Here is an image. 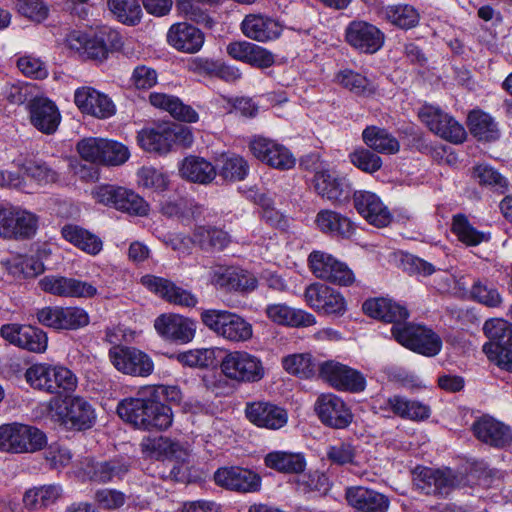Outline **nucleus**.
I'll list each match as a JSON object with an SVG mask.
<instances>
[{
  "mask_svg": "<svg viewBox=\"0 0 512 512\" xmlns=\"http://www.w3.org/2000/svg\"><path fill=\"white\" fill-rule=\"evenodd\" d=\"M49 414L65 428L79 431L91 428L96 420L94 408L80 396H67L50 401Z\"/></svg>",
  "mask_w": 512,
  "mask_h": 512,
  "instance_id": "nucleus-1",
  "label": "nucleus"
},
{
  "mask_svg": "<svg viewBox=\"0 0 512 512\" xmlns=\"http://www.w3.org/2000/svg\"><path fill=\"white\" fill-rule=\"evenodd\" d=\"M47 444L44 432L34 426L13 423L0 426V451L23 454L35 453Z\"/></svg>",
  "mask_w": 512,
  "mask_h": 512,
  "instance_id": "nucleus-2",
  "label": "nucleus"
},
{
  "mask_svg": "<svg viewBox=\"0 0 512 512\" xmlns=\"http://www.w3.org/2000/svg\"><path fill=\"white\" fill-rule=\"evenodd\" d=\"M201 320L208 329L232 342H246L253 336L252 325L240 315L227 310H204Z\"/></svg>",
  "mask_w": 512,
  "mask_h": 512,
  "instance_id": "nucleus-3",
  "label": "nucleus"
},
{
  "mask_svg": "<svg viewBox=\"0 0 512 512\" xmlns=\"http://www.w3.org/2000/svg\"><path fill=\"white\" fill-rule=\"evenodd\" d=\"M93 199L104 206L114 208L134 216L148 214V203L134 191L111 184L96 186L92 192Z\"/></svg>",
  "mask_w": 512,
  "mask_h": 512,
  "instance_id": "nucleus-4",
  "label": "nucleus"
},
{
  "mask_svg": "<svg viewBox=\"0 0 512 512\" xmlns=\"http://www.w3.org/2000/svg\"><path fill=\"white\" fill-rule=\"evenodd\" d=\"M222 373L238 383H255L265 376L261 359L244 350L227 353L220 364Z\"/></svg>",
  "mask_w": 512,
  "mask_h": 512,
  "instance_id": "nucleus-5",
  "label": "nucleus"
},
{
  "mask_svg": "<svg viewBox=\"0 0 512 512\" xmlns=\"http://www.w3.org/2000/svg\"><path fill=\"white\" fill-rule=\"evenodd\" d=\"M391 332L401 345L425 356L437 355L442 347L440 337L421 325H393Z\"/></svg>",
  "mask_w": 512,
  "mask_h": 512,
  "instance_id": "nucleus-6",
  "label": "nucleus"
},
{
  "mask_svg": "<svg viewBox=\"0 0 512 512\" xmlns=\"http://www.w3.org/2000/svg\"><path fill=\"white\" fill-rule=\"evenodd\" d=\"M418 116L431 132L441 138L454 144L465 141L467 133L463 125L439 107L423 105L418 111Z\"/></svg>",
  "mask_w": 512,
  "mask_h": 512,
  "instance_id": "nucleus-7",
  "label": "nucleus"
},
{
  "mask_svg": "<svg viewBox=\"0 0 512 512\" xmlns=\"http://www.w3.org/2000/svg\"><path fill=\"white\" fill-rule=\"evenodd\" d=\"M308 264L313 275L324 281L348 286L355 280L352 270L329 253L312 251L308 257Z\"/></svg>",
  "mask_w": 512,
  "mask_h": 512,
  "instance_id": "nucleus-8",
  "label": "nucleus"
},
{
  "mask_svg": "<svg viewBox=\"0 0 512 512\" xmlns=\"http://www.w3.org/2000/svg\"><path fill=\"white\" fill-rule=\"evenodd\" d=\"M319 375L338 391L359 393L366 387V379L360 371L337 361L319 363Z\"/></svg>",
  "mask_w": 512,
  "mask_h": 512,
  "instance_id": "nucleus-9",
  "label": "nucleus"
},
{
  "mask_svg": "<svg viewBox=\"0 0 512 512\" xmlns=\"http://www.w3.org/2000/svg\"><path fill=\"white\" fill-rule=\"evenodd\" d=\"M249 149L255 158L275 169L289 170L296 164L291 151L270 138L254 136L249 142Z\"/></svg>",
  "mask_w": 512,
  "mask_h": 512,
  "instance_id": "nucleus-10",
  "label": "nucleus"
},
{
  "mask_svg": "<svg viewBox=\"0 0 512 512\" xmlns=\"http://www.w3.org/2000/svg\"><path fill=\"white\" fill-rule=\"evenodd\" d=\"M113 366L120 372L139 377H147L154 370V363L145 352L125 346H114L109 350Z\"/></svg>",
  "mask_w": 512,
  "mask_h": 512,
  "instance_id": "nucleus-11",
  "label": "nucleus"
},
{
  "mask_svg": "<svg viewBox=\"0 0 512 512\" xmlns=\"http://www.w3.org/2000/svg\"><path fill=\"white\" fill-rule=\"evenodd\" d=\"M35 214L16 207L0 209V236L7 239L30 238L37 230Z\"/></svg>",
  "mask_w": 512,
  "mask_h": 512,
  "instance_id": "nucleus-12",
  "label": "nucleus"
},
{
  "mask_svg": "<svg viewBox=\"0 0 512 512\" xmlns=\"http://www.w3.org/2000/svg\"><path fill=\"white\" fill-rule=\"evenodd\" d=\"M345 39L360 53L374 54L383 47L385 35L377 26L369 22L354 20L346 27Z\"/></svg>",
  "mask_w": 512,
  "mask_h": 512,
  "instance_id": "nucleus-13",
  "label": "nucleus"
},
{
  "mask_svg": "<svg viewBox=\"0 0 512 512\" xmlns=\"http://www.w3.org/2000/svg\"><path fill=\"white\" fill-rule=\"evenodd\" d=\"M307 304L318 313L324 315H343L346 311V301L336 289L322 283H313L305 289Z\"/></svg>",
  "mask_w": 512,
  "mask_h": 512,
  "instance_id": "nucleus-14",
  "label": "nucleus"
},
{
  "mask_svg": "<svg viewBox=\"0 0 512 512\" xmlns=\"http://www.w3.org/2000/svg\"><path fill=\"white\" fill-rule=\"evenodd\" d=\"M211 283L228 292L248 293L258 286L256 276L239 267L216 266L211 271Z\"/></svg>",
  "mask_w": 512,
  "mask_h": 512,
  "instance_id": "nucleus-15",
  "label": "nucleus"
},
{
  "mask_svg": "<svg viewBox=\"0 0 512 512\" xmlns=\"http://www.w3.org/2000/svg\"><path fill=\"white\" fill-rule=\"evenodd\" d=\"M315 412L325 426L335 429H344L353 420L350 408L339 396L332 393L318 396L315 402Z\"/></svg>",
  "mask_w": 512,
  "mask_h": 512,
  "instance_id": "nucleus-16",
  "label": "nucleus"
},
{
  "mask_svg": "<svg viewBox=\"0 0 512 512\" xmlns=\"http://www.w3.org/2000/svg\"><path fill=\"white\" fill-rule=\"evenodd\" d=\"M39 286L46 293L65 298H92L98 293L92 283L59 275L43 277Z\"/></svg>",
  "mask_w": 512,
  "mask_h": 512,
  "instance_id": "nucleus-17",
  "label": "nucleus"
},
{
  "mask_svg": "<svg viewBox=\"0 0 512 512\" xmlns=\"http://www.w3.org/2000/svg\"><path fill=\"white\" fill-rule=\"evenodd\" d=\"M244 412L249 422L259 428L278 430L284 427L288 421L287 411L269 401L247 402Z\"/></svg>",
  "mask_w": 512,
  "mask_h": 512,
  "instance_id": "nucleus-18",
  "label": "nucleus"
},
{
  "mask_svg": "<svg viewBox=\"0 0 512 512\" xmlns=\"http://www.w3.org/2000/svg\"><path fill=\"white\" fill-rule=\"evenodd\" d=\"M214 481L220 487L240 493L257 492L261 487V478L256 473L238 466L217 469Z\"/></svg>",
  "mask_w": 512,
  "mask_h": 512,
  "instance_id": "nucleus-19",
  "label": "nucleus"
},
{
  "mask_svg": "<svg viewBox=\"0 0 512 512\" xmlns=\"http://www.w3.org/2000/svg\"><path fill=\"white\" fill-rule=\"evenodd\" d=\"M312 183L315 192L320 197L337 205L349 201L353 192L350 183L329 168L314 176Z\"/></svg>",
  "mask_w": 512,
  "mask_h": 512,
  "instance_id": "nucleus-20",
  "label": "nucleus"
},
{
  "mask_svg": "<svg viewBox=\"0 0 512 512\" xmlns=\"http://www.w3.org/2000/svg\"><path fill=\"white\" fill-rule=\"evenodd\" d=\"M471 430L478 441L493 448L503 449L512 443L511 428L489 415L475 420Z\"/></svg>",
  "mask_w": 512,
  "mask_h": 512,
  "instance_id": "nucleus-21",
  "label": "nucleus"
},
{
  "mask_svg": "<svg viewBox=\"0 0 512 512\" xmlns=\"http://www.w3.org/2000/svg\"><path fill=\"white\" fill-rule=\"evenodd\" d=\"M154 328L164 339L181 344L190 342L196 332L193 320L177 314L158 316L154 321Z\"/></svg>",
  "mask_w": 512,
  "mask_h": 512,
  "instance_id": "nucleus-22",
  "label": "nucleus"
},
{
  "mask_svg": "<svg viewBox=\"0 0 512 512\" xmlns=\"http://www.w3.org/2000/svg\"><path fill=\"white\" fill-rule=\"evenodd\" d=\"M74 102L78 109L98 119H107L116 112L113 101L92 87H81L74 93Z\"/></svg>",
  "mask_w": 512,
  "mask_h": 512,
  "instance_id": "nucleus-23",
  "label": "nucleus"
},
{
  "mask_svg": "<svg viewBox=\"0 0 512 512\" xmlns=\"http://www.w3.org/2000/svg\"><path fill=\"white\" fill-rule=\"evenodd\" d=\"M351 196L357 212L370 224L385 227L390 223V211L376 194L369 191H355Z\"/></svg>",
  "mask_w": 512,
  "mask_h": 512,
  "instance_id": "nucleus-24",
  "label": "nucleus"
},
{
  "mask_svg": "<svg viewBox=\"0 0 512 512\" xmlns=\"http://www.w3.org/2000/svg\"><path fill=\"white\" fill-rule=\"evenodd\" d=\"M28 109L30 122L38 131L47 135L56 132L61 122V114L54 102L44 97H36L30 100Z\"/></svg>",
  "mask_w": 512,
  "mask_h": 512,
  "instance_id": "nucleus-25",
  "label": "nucleus"
},
{
  "mask_svg": "<svg viewBox=\"0 0 512 512\" xmlns=\"http://www.w3.org/2000/svg\"><path fill=\"white\" fill-rule=\"evenodd\" d=\"M345 499L357 512H387L390 504L386 495L364 486L346 488Z\"/></svg>",
  "mask_w": 512,
  "mask_h": 512,
  "instance_id": "nucleus-26",
  "label": "nucleus"
},
{
  "mask_svg": "<svg viewBox=\"0 0 512 512\" xmlns=\"http://www.w3.org/2000/svg\"><path fill=\"white\" fill-rule=\"evenodd\" d=\"M141 283L150 291L175 305L194 307L198 302L196 296L191 292L176 286L165 278L146 275L141 278Z\"/></svg>",
  "mask_w": 512,
  "mask_h": 512,
  "instance_id": "nucleus-27",
  "label": "nucleus"
},
{
  "mask_svg": "<svg viewBox=\"0 0 512 512\" xmlns=\"http://www.w3.org/2000/svg\"><path fill=\"white\" fill-rule=\"evenodd\" d=\"M415 484L427 495L445 496L456 486L457 478L450 469L422 468L415 477Z\"/></svg>",
  "mask_w": 512,
  "mask_h": 512,
  "instance_id": "nucleus-28",
  "label": "nucleus"
},
{
  "mask_svg": "<svg viewBox=\"0 0 512 512\" xmlns=\"http://www.w3.org/2000/svg\"><path fill=\"white\" fill-rule=\"evenodd\" d=\"M205 41L204 33L186 22L173 24L167 32V42L177 51L197 53Z\"/></svg>",
  "mask_w": 512,
  "mask_h": 512,
  "instance_id": "nucleus-29",
  "label": "nucleus"
},
{
  "mask_svg": "<svg viewBox=\"0 0 512 512\" xmlns=\"http://www.w3.org/2000/svg\"><path fill=\"white\" fill-rule=\"evenodd\" d=\"M243 34L258 42L273 41L280 37L283 31L282 24L268 16L249 14L241 23Z\"/></svg>",
  "mask_w": 512,
  "mask_h": 512,
  "instance_id": "nucleus-30",
  "label": "nucleus"
},
{
  "mask_svg": "<svg viewBox=\"0 0 512 512\" xmlns=\"http://www.w3.org/2000/svg\"><path fill=\"white\" fill-rule=\"evenodd\" d=\"M315 225L322 233L342 239L351 238L356 231L355 223L348 216L331 209L320 210Z\"/></svg>",
  "mask_w": 512,
  "mask_h": 512,
  "instance_id": "nucleus-31",
  "label": "nucleus"
},
{
  "mask_svg": "<svg viewBox=\"0 0 512 512\" xmlns=\"http://www.w3.org/2000/svg\"><path fill=\"white\" fill-rule=\"evenodd\" d=\"M265 314L273 323L289 327H309L316 324L314 315L301 309H295L284 303L269 304Z\"/></svg>",
  "mask_w": 512,
  "mask_h": 512,
  "instance_id": "nucleus-32",
  "label": "nucleus"
},
{
  "mask_svg": "<svg viewBox=\"0 0 512 512\" xmlns=\"http://www.w3.org/2000/svg\"><path fill=\"white\" fill-rule=\"evenodd\" d=\"M383 410H389L396 416L412 421H423L429 418L430 407L416 400H409L400 395L387 398L381 406Z\"/></svg>",
  "mask_w": 512,
  "mask_h": 512,
  "instance_id": "nucleus-33",
  "label": "nucleus"
},
{
  "mask_svg": "<svg viewBox=\"0 0 512 512\" xmlns=\"http://www.w3.org/2000/svg\"><path fill=\"white\" fill-rule=\"evenodd\" d=\"M174 136L169 125H159L138 132L137 141L148 152L166 154L173 147Z\"/></svg>",
  "mask_w": 512,
  "mask_h": 512,
  "instance_id": "nucleus-34",
  "label": "nucleus"
},
{
  "mask_svg": "<svg viewBox=\"0 0 512 512\" xmlns=\"http://www.w3.org/2000/svg\"><path fill=\"white\" fill-rule=\"evenodd\" d=\"M179 173L190 182L209 184L216 178L217 169L205 158L190 155L182 160Z\"/></svg>",
  "mask_w": 512,
  "mask_h": 512,
  "instance_id": "nucleus-35",
  "label": "nucleus"
},
{
  "mask_svg": "<svg viewBox=\"0 0 512 512\" xmlns=\"http://www.w3.org/2000/svg\"><path fill=\"white\" fill-rule=\"evenodd\" d=\"M151 105L165 110L177 120L194 123L199 119L198 113L185 105L178 97L166 93L153 92L149 95Z\"/></svg>",
  "mask_w": 512,
  "mask_h": 512,
  "instance_id": "nucleus-36",
  "label": "nucleus"
},
{
  "mask_svg": "<svg viewBox=\"0 0 512 512\" xmlns=\"http://www.w3.org/2000/svg\"><path fill=\"white\" fill-rule=\"evenodd\" d=\"M266 467L279 473L299 474L306 468V459L302 453L290 451H272L265 458Z\"/></svg>",
  "mask_w": 512,
  "mask_h": 512,
  "instance_id": "nucleus-37",
  "label": "nucleus"
},
{
  "mask_svg": "<svg viewBox=\"0 0 512 512\" xmlns=\"http://www.w3.org/2000/svg\"><path fill=\"white\" fill-rule=\"evenodd\" d=\"M150 392L147 398V405L145 411V430H166L173 423V412L170 406L163 404L152 397L153 388L146 390Z\"/></svg>",
  "mask_w": 512,
  "mask_h": 512,
  "instance_id": "nucleus-38",
  "label": "nucleus"
},
{
  "mask_svg": "<svg viewBox=\"0 0 512 512\" xmlns=\"http://www.w3.org/2000/svg\"><path fill=\"white\" fill-rule=\"evenodd\" d=\"M470 133L479 141L491 142L500 137V130L495 120L482 110H472L467 117Z\"/></svg>",
  "mask_w": 512,
  "mask_h": 512,
  "instance_id": "nucleus-39",
  "label": "nucleus"
},
{
  "mask_svg": "<svg viewBox=\"0 0 512 512\" xmlns=\"http://www.w3.org/2000/svg\"><path fill=\"white\" fill-rule=\"evenodd\" d=\"M63 495L60 484H47L28 489L23 495V504L29 510L47 508L55 504Z\"/></svg>",
  "mask_w": 512,
  "mask_h": 512,
  "instance_id": "nucleus-40",
  "label": "nucleus"
},
{
  "mask_svg": "<svg viewBox=\"0 0 512 512\" xmlns=\"http://www.w3.org/2000/svg\"><path fill=\"white\" fill-rule=\"evenodd\" d=\"M61 234L66 241L90 255H97L102 250L101 239L80 226L67 224L62 227Z\"/></svg>",
  "mask_w": 512,
  "mask_h": 512,
  "instance_id": "nucleus-41",
  "label": "nucleus"
},
{
  "mask_svg": "<svg viewBox=\"0 0 512 512\" xmlns=\"http://www.w3.org/2000/svg\"><path fill=\"white\" fill-rule=\"evenodd\" d=\"M364 143L372 150L382 154H396L400 149L399 141L386 129L368 126L362 132Z\"/></svg>",
  "mask_w": 512,
  "mask_h": 512,
  "instance_id": "nucleus-42",
  "label": "nucleus"
},
{
  "mask_svg": "<svg viewBox=\"0 0 512 512\" xmlns=\"http://www.w3.org/2000/svg\"><path fill=\"white\" fill-rule=\"evenodd\" d=\"M141 446L143 451H148L156 457L163 456L184 461L188 456V450L182 443L168 437L147 438L141 443Z\"/></svg>",
  "mask_w": 512,
  "mask_h": 512,
  "instance_id": "nucleus-43",
  "label": "nucleus"
},
{
  "mask_svg": "<svg viewBox=\"0 0 512 512\" xmlns=\"http://www.w3.org/2000/svg\"><path fill=\"white\" fill-rule=\"evenodd\" d=\"M127 471L128 466L119 460L95 462L91 459H87L84 468V473L90 480L99 483L111 481L115 477H121Z\"/></svg>",
  "mask_w": 512,
  "mask_h": 512,
  "instance_id": "nucleus-44",
  "label": "nucleus"
},
{
  "mask_svg": "<svg viewBox=\"0 0 512 512\" xmlns=\"http://www.w3.org/2000/svg\"><path fill=\"white\" fill-rule=\"evenodd\" d=\"M148 396L129 397L121 400L117 405L119 417L133 427L145 430V411Z\"/></svg>",
  "mask_w": 512,
  "mask_h": 512,
  "instance_id": "nucleus-45",
  "label": "nucleus"
},
{
  "mask_svg": "<svg viewBox=\"0 0 512 512\" xmlns=\"http://www.w3.org/2000/svg\"><path fill=\"white\" fill-rule=\"evenodd\" d=\"M2 264L15 278H33L44 271L43 263L33 256L13 255L3 260Z\"/></svg>",
  "mask_w": 512,
  "mask_h": 512,
  "instance_id": "nucleus-46",
  "label": "nucleus"
},
{
  "mask_svg": "<svg viewBox=\"0 0 512 512\" xmlns=\"http://www.w3.org/2000/svg\"><path fill=\"white\" fill-rule=\"evenodd\" d=\"M452 232L466 246H477L491 239L490 233L477 230L463 214L453 217Z\"/></svg>",
  "mask_w": 512,
  "mask_h": 512,
  "instance_id": "nucleus-47",
  "label": "nucleus"
},
{
  "mask_svg": "<svg viewBox=\"0 0 512 512\" xmlns=\"http://www.w3.org/2000/svg\"><path fill=\"white\" fill-rule=\"evenodd\" d=\"M483 330L490 340L483 346L512 347V323L500 318L490 319L485 322Z\"/></svg>",
  "mask_w": 512,
  "mask_h": 512,
  "instance_id": "nucleus-48",
  "label": "nucleus"
},
{
  "mask_svg": "<svg viewBox=\"0 0 512 512\" xmlns=\"http://www.w3.org/2000/svg\"><path fill=\"white\" fill-rule=\"evenodd\" d=\"M217 175L224 181L244 180L249 173L248 162L240 155L223 156L217 165Z\"/></svg>",
  "mask_w": 512,
  "mask_h": 512,
  "instance_id": "nucleus-49",
  "label": "nucleus"
},
{
  "mask_svg": "<svg viewBox=\"0 0 512 512\" xmlns=\"http://www.w3.org/2000/svg\"><path fill=\"white\" fill-rule=\"evenodd\" d=\"M69 46L77 51L83 50L88 58L103 60L108 55V49L104 40L100 37L87 39L85 36L71 34L68 39Z\"/></svg>",
  "mask_w": 512,
  "mask_h": 512,
  "instance_id": "nucleus-50",
  "label": "nucleus"
},
{
  "mask_svg": "<svg viewBox=\"0 0 512 512\" xmlns=\"http://www.w3.org/2000/svg\"><path fill=\"white\" fill-rule=\"evenodd\" d=\"M382 14L387 21L401 29L413 28L419 22L418 12L410 5L388 6Z\"/></svg>",
  "mask_w": 512,
  "mask_h": 512,
  "instance_id": "nucleus-51",
  "label": "nucleus"
},
{
  "mask_svg": "<svg viewBox=\"0 0 512 512\" xmlns=\"http://www.w3.org/2000/svg\"><path fill=\"white\" fill-rule=\"evenodd\" d=\"M282 365L288 373L302 378L313 376L317 368L319 369V364L316 363L310 353L286 356L282 360Z\"/></svg>",
  "mask_w": 512,
  "mask_h": 512,
  "instance_id": "nucleus-52",
  "label": "nucleus"
},
{
  "mask_svg": "<svg viewBox=\"0 0 512 512\" xmlns=\"http://www.w3.org/2000/svg\"><path fill=\"white\" fill-rule=\"evenodd\" d=\"M53 365L48 363H36L31 365L25 372L26 382L36 390L51 394L53 385Z\"/></svg>",
  "mask_w": 512,
  "mask_h": 512,
  "instance_id": "nucleus-53",
  "label": "nucleus"
},
{
  "mask_svg": "<svg viewBox=\"0 0 512 512\" xmlns=\"http://www.w3.org/2000/svg\"><path fill=\"white\" fill-rule=\"evenodd\" d=\"M336 81L342 87L358 96H369L374 93L371 82L362 74L350 69L338 72Z\"/></svg>",
  "mask_w": 512,
  "mask_h": 512,
  "instance_id": "nucleus-54",
  "label": "nucleus"
},
{
  "mask_svg": "<svg viewBox=\"0 0 512 512\" xmlns=\"http://www.w3.org/2000/svg\"><path fill=\"white\" fill-rule=\"evenodd\" d=\"M108 5L121 22L135 25L140 21L142 9L137 0H108Z\"/></svg>",
  "mask_w": 512,
  "mask_h": 512,
  "instance_id": "nucleus-55",
  "label": "nucleus"
},
{
  "mask_svg": "<svg viewBox=\"0 0 512 512\" xmlns=\"http://www.w3.org/2000/svg\"><path fill=\"white\" fill-rule=\"evenodd\" d=\"M60 330H78L90 322L88 312L78 306H60Z\"/></svg>",
  "mask_w": 512,
  "mask_h": 512,
  "instance_id": "nucleus-56",
  "label": "nucleus"
},
{
  "mask_svg": "<svg viewBox=\"0 0 512 512\" xmlns=\"http://www.w3.org/2000/svg\"><path fill=\"white\" fill-rule=\"evenodd\" d=\"M470 292L475 301L490 308L499 307L503 301L499 291L487 281H475Z\"/></svg>",
  "mask_w": 512,
  "mask_h": 512,
  "instance_id": "nucleus-57",
  "label": "nucleus"
},
{
  "mask_svg": "<svg viewBox=\"0 0 512 512\" xmlns=\"http://www.w3.org/2000/svg\"><path fill=\"white\" fill-rule=\"evenodd\" d=\"M473 177L480 185L490 186L503 193L507 188V180L494 168L480 164L473 168Z\"/></svg>",
  "mask_w": 512,
  "mask_h": 512,
  "instance_id": "nucleus-58",
  "label": "nucleus"
},
{
  "mask_svg": "<svg viewBox=\"0 0 512 512\" xmlns=\"http://www.w3.org/2000/svg\"><path fill=\"white\" fill-rule=\"evenodd\" d=\"M195 237L203 248L211 247L222 250L230 242L228 234L225 231L216 228L200 227L197 229Z\"/></svg>",
  "mask_w": 512,
  "mask_h": 512,
  "instance_id": "nucleus-59",
  "label": "nucleus"
},
{
  "mask_svg": "<svg viewBox=\"0 0 512 512\" xmlns=\"http://www.w3.org/2000/svg\"><path fill=\"white\" fill-rule=\"evenodd\" d=\"M101 164L108 166H119L124 164L130 157L128 148L116 141L104 140Z\"/></svg>",
  "mask_w": 512,
  "mask_h": 512,
  "instance_id": "nucleus-60",
  "label": "nucleus"
},
{
  "mask_svg": "<svg viewBox=\"0 0 512 512\" xmlns=\"http://www.w3.org/2000/svg\"><path fill=\"white\" fill-rule=\"evenodd\" d=\"M351 163L365 173H374L382 167V159L372 151L357 149L349 155Z\"/></svg>",
  "mask_w": 512,
  "mask_h": 512,
  "instance_id": "nucleus-61",
  "label": "nucleus"
},
{
  "mask_svg": "<svg viewBox=\"0 0 512 512\" xmlns=\"http://www.w3.org/2000/svg\"><path fill=\"white\" fill-rule=\"evenodd\" d=\"M53 385L51 394H58L61 391H74L77 387L76 375L67 367L62 365H53Z\"/></svg>",
  "mask_w": 512,
  "mask_h": 512,
  "instance_id": "nucleus-62",
  "label": "nucleus"
},
{
  "mask_svg": "<svg viewBox=\"0 0 512 512\" xmlns=\"http://www.w3.org/2000/svg\"><path fill=\"white\" fill-rule=\"evenodd\" d=\"M326 456L335 465L353 464L356 457V449L351 443L340 441L327 448Z\"/></svg>",
  "mask_w": 512,
  "mask_h": 512,
  "instance_id": "nucleus-63",
  "label": "nucleus"
},
{
  "mask_svg": "<svg viewBox=\"0 0 512 512\" xmlns=\"http://www.w3.org/2000/svg\"><path fill=\"white\" fill-rule=\"evenodd\" d=\"M104 140L103 138L89 137L79 141L77 151L80 157L87 162L101 164Z\"/></svg>",
  "mask_w": 512,
  "mask_h": 512,
  "instance_id": "nucleus-64",
  "label": "nucleus"
}]
</instances>
